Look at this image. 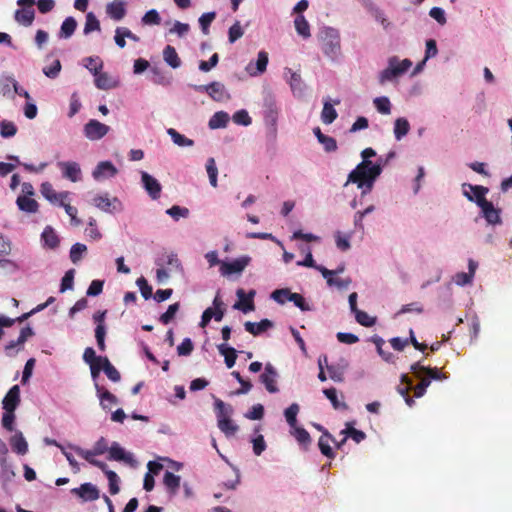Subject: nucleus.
<instances>
[{
  "instance_id": "obj_3",
  "label": "nucleus",
  "mask_w": 512,
  "mask_h": 512,
  "mask_svg": "<svg viewBox=\"0 0 512 512\" xmlns=\"http://www.w3.org/2000/svg\"><path fill=\"white\" fill-rule=\"evenodd\" d=\"M413 63L410 59H400L398 56H391L387 59V66L378 74V82L381 85L386 83L397 82L408 70Z\"/></svg>"
},
{
  "instance_id": "obj_13",
  "label": "nucleus",
  "mask_w": 512,
  "mask_h": 512,
  "mask_svg": "<svg viewBox=\"0 0 512 512\" xmlns=\"http://www.w3.org/2000/svg\"><path fill=\"white\" fill-rule=\"evenodd\" d=\"M277 378V370L271 363H267L265 365L264 372L260 375L259 379L269 393H277L279 391L277 387Z\"/></svg>"
},
{
  "instance_id": "obj_7",
  "label": "nucleus",
  "mask_w": 512,
  "mask_h": 512,
  "mask_svg": "<svg viewBox=\"0 0 512 512\" xmlns=\"http://www.w3.org/2000/svg\"><path fill=\"white\" fill-rule=\"evenodd\" d=\"M250 261H251V257L248 255H243V256L236 258L230 262L223 261V262H221V267L219 269L220 274L224 277H228L233 274L239 275L249 265Z\"/></svg>"
},
{
  "instance_id": "obj_1",
  "label": "nucleus",
  "mask_w": 512,
  "mask_h": 512,
  "mask_svg": "<svg viewBox=\"0 0 512 512\" xmlns=\"http://www.w3.org/2000/svg\"><path fill=\"white\" fill-rule=\"evenodd\" d=\"M376 151L372 148H365L361 152L362 161L348 174L345 186L350 183L356 184L364 196L370 193L377 178L381 175L384 163L378 160L376 163L369 160L374 157Z\"/></svg>"
},
{
  "instance_id": "obj_60",
  "label": "nucleus",
  "mask_w": 512,
  "mask_h": 512,
  "mask_svg": "<svg viewBox=\"0 0 512 512\" xmlns=\"http://www.w3.org/2000/svg\"><path fill=\"white\" fill-rule=\"evenodd\" d=\"M141 22L143 25H159L161 17L156 9H151L143 15Z\"/></svg>"
},
{
  "instance_id": "obj_42",
  "label": "nucleus",
  "mask_w": 512,
  "mask_h": 512,
  "mask_svg": "<svg viewBox=\"0 0 512 512\" xmlns=\"http://www.w3.org/2000/svg\"><path fill=\"white\" fill-rule=\"evenodd\" d=\"M76 27V20L71 16L67 17L61 24L59 37L65 39L70 38L74 34Z\"/></svg>"
},
{
  "instance_id": "obj_58",
  "label": "nucleus",
  "mask_w": 512,
  "mask_h": 512,
  "mask_svg": "<svg viewBox=\"0 0 512 512\" xmlns=\"http://www.w3.org/2000/svg\"><path fill=\"white\" fill-rule=\"evenodd\" d=\"M290 295H292V292L288 288H283L274 290L271 293V298L278 304L283 305L287 301H290Z\"/></svg>"
},
{
  "instance_id": "obj_36",
  "label": "nucleus",
  "mask_w": 512,
  "mask_h": 512,
  "mask_svg": "<svg viewBox=\"0 0 512 512\" xmlns=\"http://www.w3.org/2000/svg\"><path fill=\"white\" fill-rule=\"evenodd\" d=\"M163 59L167 65L173 69H177L181 66V59L179 58L175 48L167 45L163 50Z\"/></svg>"
},
{
  "instance_id": "obj_15",
  "label": "nucleus",
  "mask_w": 512,
  "mask_h": 512,
  "mask_svg": "<svg viewBox=\"0 0 512 512\" xmlns=\"http://www.w3.org/2000/svg\"><path fill=\"white\" fill-rule=\"evenodd\" d=\"M268 61V53L265 51H260L257 55V60L250 61L245 67V71L251 77L259 76L266 71Z\"/></svg>"
},
{
  "instance_id": "obj_8",
  "label": "nucleus",
  "mask_w": 512,
  "mask_h": 512,
  "mask_svg": "<svg viewBox=\"0 0 512 512\" xmlns=\"http://www.w3.org/2000/svg\"><path fill=\"white\" fill-rule=\"evenodd\" d=\"M110 127L98 120L91 119L83 127L84 136L90 141L102 139L109 132Z\"/></svg>"
},
{
  "instance_id": "obj_43",
  "label": "nucleus",
  "mask_w": 512,
  "mask_h": 512,
  "mask_svg": "<svg viewBox=\"0 0 512 512\" xmlns=\"http://www.w3.org/2000/svg\"><path fill=\"white\" fill-rule=\"evenodd\" d=\"M373 105L378 113L382 115H390L392 110V104L387 96L376 97L373 100Z\"/></svg>"
},
{
  "instance_id": "obj_49",
  "label": "nucleus",
  "mask_w": 512,
  "mask_h": 512,
  "mask_svg": "<svg viewBox=\"0 0 512 512\" xmlns=\"http://www.w3.org/2000/svg\"><path fill=\"white\" fill-rule=\"evenodd\" d=\"M217 425L226 437L234 436L239 429L238 425L234 423L231 418L228 420H220L218 421Z\"/></svg>"
},
{
  "instance_id": "obj_57",
  "label": "nucleus",
  "mask_w": 512,
  "mask_h": 512,
  "mask_svg": "<svg viewBox=\"0 0 512 512\" xmlns=\"http://www.w3.org/2000/svg\"><path fill=\"white\" fill-rule=\"evenodd\" d=\"M206 170L209 177V182L212 187H217L218 169L216 167L215 159L209 158L206 163Z\"/></svg>"
},
{
  "instance_id": "obj_24",
  "label": "nucleus",
  "mask_w": 512,
  "mask_h": 512,
  "mask_svg": "<svg viewBox=\"0 0 512 512\" xmlns=\"http://www.w3.org/2000/svg\"><path fill=\"white\" fill-rule=\"evenodd\" d=\"M96 394L99 398L100 406L104 410H110L113 405L118 404L117 397L98 383H96Z\"/></svg>"
},
{
  "instance_id": "obj_56",
  "label": "nucleus",
  "mask_w": 512,
  "mask_h": 512,
  "mask_svg": "<svg viewBox=\"0 0 512 512\" xmlns=\"http://www.w3.org/2000/svg\"><path fill=\"white\" fill-rule=\"evenodd\" d=\"M14 77L9 75L0 76V94L11 97V86H13Z\"/></svg>"
},
{
  "instance_id": "obj_46",
  "label": "nucleus",
  "mask_w": 512,
  "mask_h": 512,
  "mask_svg": "<svg viewBox=\"0 0 512 512\" xmlns=\"http://www.w3.org/2000/svg\"><path fill=\"white\" fill-rule=\"evenodd\" d=\"M100 29H101L100 22L97 19V17L95 16V14L93 12H88L86 14V20H85L83 33L85 35H88L91 32L100 31Z\"/></svg>"
},
{
  "instance_id": "obj_33",
  "label": "nucleus",
  "mask_w": 512,
  "mask_h": 512,
  "mask_svg": "<svg viewBox=\"0 0 512 512\" xmlns=\"http://www.w3.org/2000/svg\"><path fill=\"white\" fill-rule=\"evenodd\" d=\"M218 352L224 356L225 364L228 368H232L235 365L237 359V351L230 347L227 343H221L217 345Z\"/></svg>"
},
{
  "instance_id": "obj_54",
  "label": "nucleus",
  "mask_w": 512,
  "mask_h": 512,
  "mask_svg": "<svg viewBox=\"0 0 512 512\" xmlns=\"http://www.w3.org/2000/svg\"><path fill=\"white\" fill-rule=\"evenodd\" d=\"M351 234H343L338 231L335 233V243L339 250L348 251L351 247L350 244Z\"/></svg>"
},
{
  "instance_id": "obj_38",
  "label": "nucleus",
  "mask_w": 512,
  "mask_h": 512,
  "mask_svg": "<svg viewBox=\"0 0 512 512\" xmlns=\"http://www.w3.org/2000/svg\"><path fill=\"white\" fill-rule=\"evenodd\" d=\"M167 134L170 136L172 142L178 147H192L194 145V141L192 139L179 133L174 128H168Z\"/></svg>"
},
{
  "instance_id": "obj_30",
  "label": "nucleus",
  "mask_w": 512,
  "mask_h": 512,
  "mask_svg": "<svg viewBox=\"0 0 512 512\" xmlns=\"http://www.w3.org/2000/svg\"><path fill=\"white\" fill-rule=\"evenodd\" d=\"M181 477L170 471H166L163 477V484L171 496H175L180 488Z\"/></svg>"
},
{
  "instance_id": "obj_34",
  "label": "nucleus",
  "mask_w": 512,
  "mask_h": 512,
  "mask_svg": "<svg viewBox=\"0 0 512 512\" xmlns=\"http://www.w3.org/2000/svg\"><path fill=\"white\" fill-rule=\"evenodd\" d=\"M43 245L50 249H55L59 245V237L51 226H46L41 234Z\"/></svg>"
},
{
  "instance_id": "obj_37",
  "label": "nucleus",
  "mask_w": 512,
  "mask_h": 512,
  "mask_svg": "<svg viewBox=\"0 0 512 512\" xmlns=\"http://www.w3.org/2000/svg\"><path fill=\"white\" fill-rule=\"evenodd\" d=\"M294 27L297 34L303 39L311 37L310 24L303 15H297L294 19Z\"/></svg>"
},
{
  "instance_id": "obj_25",
  "label": "nucleus",
  "mask_w": 512,
  "mask_h": 512,
  "mask_svg": "<svg viewBox=\"0 0 512 512\" xmlns=\"http://www.w3.org/2000/svg\"><path fill=\"white\" fill-rule=\"evenodd\" d=\"M285 77L289 83V86L295 96H302L304 93V84L300 74L292 71L289 68L285 69Z\"/></svg>"
},
{
  "instance_id": "obj_41",
  "label": "nucleus",
  "mask_w": 512,
  "mask_h": 512,
  "mask_svg": "<svg viewBox=\"0 0 512 512\" xmlns=\"http://www.w3.org/2000/svg\"><path fill=\"white\" fill-rule=\"evenodd\" d=\"M229 121L228 113L224 111L216 112L209 120L208 126L210 129H219L226 127Z\"/></svg>"
},
{
  "instance_id": "obj_40",
  "label": "nucleus",
  "mask_w": 512,
  "mask_h": 512,
  "mask_svg": "<svg viewBox=\"0 0 512 512\" xmlns=\"http://www.w3.org/2000/svg\"><path fill=\"white\" fill-rule=\"evenodd\" d=\"M334 441L332 436L327 432L324 431L321 437L318 441V446L323 455H325L328 458H334V452L330 446V442Z\"/></svg>"
},
{
  "instance_id": "obj_19",
  "label": "nucleus",
  "mask_w": 512,
  "mask_h": 512,
  "mask_svg": "<svg viewBox=\"0 0 512 512\" xmlns=\"http://www.w3.org/2000/svg\"><path fill=\"white\" fill-rule=\"evenodd\" d=\"M58 167L62 171V176L69 179L72 182H78L81 180V168L77 162L74 161H63L58 162Z\"/></svg>"
},
{
  "instance_id": "obj_21",
  "label": "nucleus",
  "mask_w": 512,
  "mask_h": 512,
  "mask_svg": "<svg viewBox=\"0 0 512 512\" xmlns=\"http://www.w3.org/2000/svg\"><path fill=\"white\" fill-rule=\"evenodd\" d=\"M126 13V2L123 0H113L106 5V14L114 21L122 20Z\"/></svg>"
},
{
  "instance_id": "obj_16",
  "label": "nucleus",
  "mask_w": 512,
  "mask_h": 512,
  "mask_svg": "<svg viewBox=\"0 0 512 512\" xmlns=\"http://www.w3.org/2000/svg\"><path fill=\"white\" fill-rule=\"evenodd\" d=\"M255 294H256L255 290H250L249 293L246 295V293L243 289H238L236 292V295H237L239 301L233 305V308L236 310H240L243 313H248V312L254 311L255 305L253 302V298H254Z\"/></svg>"
},
{
  "instance_id": "obj_31",
  "label": "nucleus",
  "mask_w": 512,
  "mask_h": 512,
  "mask_svg": "<svg viewBox=\"0 0 512 512\" xmlns=\"http://www.w3.org/2000/svg\"><path fill=\"white\" fill-rule=\"evenodd\" d=\"M10 445L13 451L19 455H25L28 452V443L21 431H16L10 438Z\"/></svg>"
},
{
  "instance_id": "obj_62",
  "label": "nucleus",
  "mask_w": 512,
  "mask_h": 512,
  "mask_svg": "<svg viewBox=\"0 0 512 512\" xmlns=\"http://www.w3.org/2000/svg\"><path fill=\"white\" fill-rule=\"evenodd\" d=\"M166 213L171 216L175 221H178L180 218H187L189 215V209L186 207H181L178 205H174L171 208L166 210Z\"/></svg>"
},
{
  "instance_id": "obj_59",
  "label": "nucleus",
  "mask_w": 512,
  "mask_h": 512,
  "mask_svg": "<svg viewBox=\"0 0 512 512\" xmlns=\"http://www.w3.org/2000/svg\"><path fill=\"white\" fill-rule=\"evenodd\" d=\"M17 132L16 125L7 120H3L0 122V134L3 138L13 137Z\"/></svg>"
},
{
  "instance_id": "obj_2",
  "label": "nucleus",
  "mask_w": 512,
  "mask_h": 512,
  "mask_svg": "<svg viewBox=\"0 0 512 512\" xmlns=\"http://www.w3.org/2000/svg\"><path fill=\"white\" fill-rule=\"evenodd\" d=\"M323 54L333 62L342 56L340 32L333 27H323L318 34Z\"/></svg>"
},
{
  "instance_id": "obj_17",
  "label": "nucleus",
  "mask_w": 512,
  "mask_h": 512,
  "mask_svg": "<svg viewBox=\"0 0 512 512\" xmlns=\"http://www.w3.org/2000/svg\"><path fill=\"white\" fill-rule=\"evenodd\" d=\"M117 173L118 170L111 161H102L97 164L92 176L96 181H102L114 177Z\"/></svg>"
},
{
  "instance_id": "obj_39",
  "label": "nucleus",
  "mask_w": 512,
  "mask_h": 512,
  "mask_svg": "<svg viewBox=\"0 0 512 512\" xmlns=\"http://www.w3.org/2000/svg\"><path fill=\"white\" fill-rule=\"evenodd\" d=\"M214 406L216 409L217 422L220 420L230 419L233 413V408L231 405L224 403L220 399H215Z\"/></svg>"
},
{
  "instance_id": "obj_45",
  "label": "nucleus",
  "mask_w": 512,
  "mask_h": 512,
  "mask_svg": "<svg viewBox=\"0 0 512 512\" xmlns=\"http://www.w3.org/2000/svg\"><path fill=\"white\" fill-rule=\"evenodd\" d=\"M291 429V434L295 437L297 442L307 448L311 443L310 434L302 427L295 426V428Z\"/></svg>"
},
{
  "instance_id": "obj_63",
  "label": "nucleus",
  "mask_w": 512,
  "mask_h": 512,
  "mask_svg": "<svg viewBox=\"0 0 512 512\" xmlns=\"http://www.w3.org/2000/svg\"><path fill=\"white\" fill-rule=\"evenodd\" d=\"M94 76H95V85L99 89L108 90L115 86L110 82V78L107 73H100V71H99L98 74L94 75Z\"/></svg>"
},
{
  "instance_id": "obj_61",
  "label": "nucleus",
  "mask_w": 512,
  "mask_h": 512,
  "mask_svg": "<svg viewBox=\"0 0 512 512\" xmlns=\"http://www.w3.org/2000/svg\"><path fill=\"white\" fill-rule=\"evenodd\" d=\"M84 66L91 72L93 75H97L98 72L103 68V63L99 59V57H87L84 59Z\"/></svg>"
},
{
  "instance_id": "obj_18",
  "label": "nucleus",
  "mask_w": 512,
  "mask_h": 512,
  "mask_svg": "<svg viewBox=\"0 0 512 512\" xmlns=\"http://www.w3.org/2000/svg\"><path fill=\"white\" fill-rule=\"evenodd\" d=\"M362 4L384 30H389L392 27V23L389 21L383 10L376 6L372 0H362Z\"/></svg>"
},
{
  "instance_id": "obj_50",
  "label": "nucleus",
  "mask_w": 512,
  "mask_h": 512,
  "mask_svg": "<svg viewBox=\"0 0 512 512\" xmlns=\"http://www.w3.org/2000/svg\"><path fill=\"white\" fill-rule=\"evenodd\" d=\"M59 449L62 452V454L65 456L66 460L68 461L72 471L74 473H78L80 471V464L77 462L75 457L72 454V450L67 445H59Z\"/></svg>"
},
{
  "instance_id": "obj_6",
  "label": "nucleus",
  "mask_w": 512,
  "mask_h": 512,
  "mask_svg": "<svg viewBox=\"0 0 512 512\" xmlns=\"http://www.w3.org/2000/svg\"><path fill=\"white\" fill-rule=\"evenodd\" d=\"M35 3L36 0H17V5L21 6V8L17 9L14 13L15 21L25 27L32 25L35 18V11L33 9Z\"/></svg>"
},
{
  "instance_id": "obj_12",
  "label": "nucleus",
  "mask_w": 512,
  "mask_h": 512,
  "mask_svg": "<svg viewBox=\"0 0 512 512\" xmlns=\"http://www.w3.org/2000/svg\"><path fill=\"white\" fill-rule=\"evenodd\" d=\"M40 192L42 196L48 200L50 203L54 205H64V201H66L70 195L68 191L56 192L49 182H44L41 184Z\"/></svg>"
},
{
  "instance_id": "obj_44",
  "label": "nucleus",
  "mask_w": 512,
  "mask_h": 512,
  "mask_svg": "<svg viewBox=\"0 0 512 512\" xmlns=\"http://www.w3.org/2000/svg\"><path fill=\"white\" fill-rule=\"evenodd\" d=\"M102 362V368L106 376L113 382H119L121 379L119 371L111 364L108 358H99Z\"/></svg>"
},
{
  "instance_id": "obj_32",
  "label": "nucleus",
  "mask_w": 512,
  "mask_h": 512,
  "mask_svg": "<svg viewBox=\"0 0 512 512\" xmlns=\"http://www.w3.org/2000/svg\"><path fill=\"white\" fill-rule=\"evenodd\" d=\"M410 131V123L405 117L396 118L393 124V134L397 141L402 140Z\"/></svg>"
},
{
  "instance_id": "obj_28",
  "label": "nucleus",
  "mask_w": 512,
  "mask_h": 512,
  "mask_svg": "<svg viewBox=\"0 0 512 512\" xmlns=\"http://www.w3.org/2000/svg\"><path fill=\"white\" fill-rule=\"evenodd\" d=\"M318 271L326 279V282L329 286H336L339 289H346L351 284L350 278H336L335 276H332V272H330V270L325 267H319Z\"/></svg>"
},
{
  "instance_id": "obj_10",
  "label": "nucleus",
  "mask_w": 512,
  "mask_h": 512,
  "mask_svg": "<svg viewBox=\"0 0 512 512\" xmlns=\"http://www.w3.org/2000/svg\"><path fill=\"white\" fill-rule=\"evenodd\" d=\"M33 335L34 331L30 326L22 328L18 338L16 340H11L5 345L4 351L6 355L9 357L15 356L23 349L25 342Z\"/></svg>"
},
{
  "instance_id": "obj_5",
  "label": "nucleus",
  "mask_w": 512,
  "mask_h": 512,
  "mask_svg": "<svg viewBox=\"0 0 512 512\" xmlns=\"http://www.w3.org/2000/svg\"><path fill=\"white\" fill-rule=\"evenodd\" d=\"M263 118L266 127L269 128L272 135L277 134V123L279 118V108L276 98L272 93H267L263 99Z\"/></svg>"
},
{
  "instance_id": "obj_4",
  "label": "nucleus",
  "mask_w": 512,
  "mask_h": 512,
  "mask_svg": "<svg viewBox=\"0 0 512 512\" xmlns=\"http://www.w3.org/2000/svg\"><path fill=\"white\" fill-rule=\"evenodd\" d=\"M68 447L73 450L78 456L85 459L89 464L96 466L101 470L107 468V464L96 459V456L109 452L110 447L104 437H100L93 445L92 449H84L78 445L68 443Z\"/></svg>"
},
{
  "instance_id": "obj_29",
  "label": "nucleus",
  "mask_w": 512,
  "mask_h": 512,
  "mask_svg": "<svg viewBox=\"0 0 512 512\" xmlns=\"http://www.w3.org/2000/svg\"><path fill=\"white\" fill-rule=\"evenodd\" d=\"M480 209L482 216L489 225L501 224L500 210L495 208L492 202H489Z\"/></svg>"
},
{
  "instance_id": "obj_55",
  "label": "nucleus",
  "mask_w": 512,
  "mask_h": 512,
  "mask_svg": "<svg viewBox=\"0 0 512 512\" xmlns=\"http://www.w3.org/2000/svg\"><path fill=\"white\" fill-rule=\"evenodd\" d=\"M353 314L355 316L356 321L362 326L371 327L376 323V318L370 316L368 313L362 310L358 309Z\"/></svg>"
},
{
  "instance_id": "obj_9",
  "label": "nucleus",
  "mask_w": 512,
  "mask_h": 512,
  "mask_svg": "<svg viewBox=\"0 0 512 512\" xmlns=\"http://www.w3.org/2000/svg\"><path fill=\"white\" fill-rule=\"evenodd\" d=\"M193 87L196 91L208 93L213 100L218 102L228 100L230 98L224 84L217 81L211 82L207 85H194Z\"/></svg>"
},
{
  "instance_id": "obj_23",
  "label": "nucleus",
  "mask_w": 512,
  "mask_h": 512,
  "mask_svg": "<svg viewBox=\"0 0 512 512\" xmlns=\"http://www.w3.org/2000/svg\"><path fill=\"white\" fill-rule=\"evenodd\" d=\"M20 403V388L14 385L3 398L2 405L5 411H15Z\"/></svg>"
},
{
  "instance_id": "obj_11",
  "label": "nucleus",
  "mask_w": 512,
  "mask_h": 512,
  "mask_svg": "<svg viewBox=\"0 0 512 512\" xmlns=\"http://www.w3.org/2000/svg\"><path fill=\"white\" fill-rule=\"evenodd\" d=\"M108 458L109 460L124 462L131 467L137 466V461L135 460L133 454L126 451L123 447L120 446L118 442H113L111 444Z\"/></svg>"
},
{
  "instance_id": "obj_26",
  "label": "nucleus",
  "mask_w": 512,
  "mask_h": 512,
  "mask_svg": "<svg viewBox=\"0 0 512 512\" xmlns=\"http://www.w3.org/2000/svg\"><path fill=\"white\" fill-rule=\"evenodd\" d=\"M462 188H468L473 193V202H475L477 206H479L480 208H482L483 206L487 205L490 202L485 197L489 191L488 188L480 185H471L467 183H464L462 185Z\"/></svg>"
},
{
  "instance_id": "obj_27",
  "label": "nucleus",
  "mask_w": 512,
  "mask_h": 512,
  "mask_svg": "<svg viewBox=\"0 0 512 512\" xmlns=\"http://www.w3.org/2000/svg\"><path fill=\"white\" fill-rule=\"evenodd\" d=\"M274 326L273 322L269 319H263L260 322L247 321L244 323V328L247 332L254 336H258Z\"/></svg>"
},
{
  "instance_id": "obj_53",
  "label": "nucleus",
  "mask_w": 512,
  "mask_h": 512,
  "mask_svg": "<svg viewBox=\"0 0 512 512\" xmlns=\"http://www.w3.org/2000/svg\"><path fill=\"white\" fill-rule=\"evenodd\" d=\"M61 63L58 59H54L50 65H46L43 67L42 71L45 76L50 79H55L58 77L61 71Z\"/></svg>"
},
{
  "instance_id": "obj_14",
  "label": "nucleus",
  "mask_w": 512,
  "mask_h": 512,
  "mask_svg": "<svg viewBox=\"0 0 512 512\" xmlns=\"http://www.w3.org/2000/svg\"><path fill=\"white\" fill-rule=\"evenodd\" d=\"M140 174L143 188L153 200H157L161 195V184L155 177L146 171H141Z\"/></svg>"
},
{
  "instance_id": "obj_35",
  "label": "nucleus",
  "mask_w": 512,
  "mask_h": 512,
  "mask_svg": "<svg viewBox=\"0 0 512 512\" xmlns=\"http://www.w3.org/2000/svg\"><path fill=\"white\" fill-rule=\"evenodd\" d=\"M16 204L19 210L29 214L36 213L39 208L37 201L32 197L18 196Z\"/></svg>"
},
{
  "instance_id": "obj_22",
  "label": "nucleus",
  "mask_w": 512,
  "mask_h": 512,
  "mask_svg": "<svg viewBox=\"0 0 512 512\" xmlns=\"http://www.w3.org/2000/svg\"><path fill=\"white\" fill-rule=\"evenodd\" d=\"M340 100L335 99L333 101V104L330 102V99L327 98L323 103V109L321 111V121L326 124L330 125L332 124L336 118L338 117V113L336 109L334 108V105H339Z\"/></svg>"
},
{
  "instance_id": "obj_64",
  "label": "nucleus",
  "mask_w": 512,
  "mask_h": 512,
  "mask_svg": "<svg viewBox=\"0 0 512 512\" xmlns=\"http://www.w3.org/2000/svg\"><path fill=\"white\" fill-rule=\"evenodd\" d=\"M215 17H216L215 12H207L200 16L198 21H199V25L201 27L203 34L207 35L209 33V26L213 22Z\"/></svg>"
},
{
  "instance_id": "obj_48",
  "label": "nucleus",
  "mask_w": 512,
  "mask_h": 512,
  "mask_svg": "<svg viewBox=\"0 0 512 512\" xmlns=\"http://www.w3.org/2000/svg\"><path fill=\"white\" fill-rule=\"evenodd\" d=\"M299 410L300 407L297 403H293L285 409L284 416L290 428H295V426H297V415Z\"/></svg>"
},
{
  "instance_id": "obj_20",
  "label": "nucleus",
  "mask_w": 512,
  "mask_h": 512,
  "mask_svg": "<svg viewBox=\"0 0 512 512\" xmlns=\"http://www.w3.org/2000/svg\"><path fill=\"white\" fill-rule=\"evenodd\" d=\"M71 492L85 502L95 501L100 496L98 488L92 483H84L80 487L73 488Z\"/></svg>"
},
{
  "instance_id": "obj_52",
  "label": "nucleus",
  "mask_w": 512,
  "mask_h": 512,
  "mask_svg": "<svg viewBox=\"0 0 512 512\" xmlns=\"http://www.w3.org/2000/svg\"><path fill=\"white\" fill-rule=\"evenodd\" d=\"M87 251V247L85 244H82V243H75L74 245H72L71 249H70V260L72 261V263L76 264L78 263L83 255L86 253Z\"/></svg>"
},
{
  "instance_id": "obj_51",
  "label": "nucleus",
  "mask_w": 512,
  "mask_h": 512,
  "mask_svg": "<svg viewBox=\"0 0 512 512\" xmlns=\"http://www.w3.org/2000/svg\"><path fill=\"white\" fill-rule=\"evenodd\" d=\"M105 475L107 476V479L109 481V491L112 495H116L120 488H119V477L118 475L112 471V470H109L108 467L105 469V470H102Z\"/></svg>"
},
{
  "instance_id": "obj_47",
  "label": "nucleus",
  "mask_w": 512,
  "mask_h": 512,
  "mask_svg": "<svg viewBox=\"0 0 512 512\" xmlns=\"http://www.w3.org/2000/svg\"><path fill=\"white\" fill-rule=\"evenodd\" d=\"M117 198L110 200L108 195H97L93 198V204L104 212H111L112 202H117Z\"/></svg>"
}]
</instances>
